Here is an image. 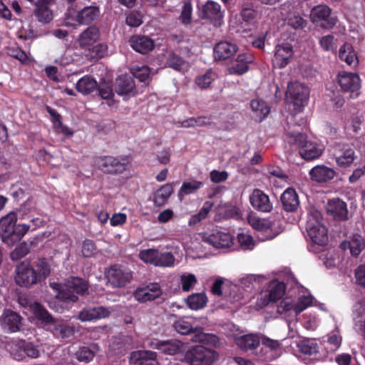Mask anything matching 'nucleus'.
<instances>
[{
	"mask_svg": "<svg viewBox=\"0 0 365 365\" xmlns=\"http://www.w3.org/2000/svg\"><path fill=\"white\" fill-rule=\"evenodd\" d=\"M51 287L56 292L55 298L48 302L49 307L57 312H62L69 308L70 302L78 300L76 294H83L88 289L87 283L78 277L68 278L63 285L51 282Z\"/></svg>",
	"mask_w": 365,
	"mask_h": 365,
	"instance_id": "nucleus-1",
	"label": "nucleus"
},
{
	"mask_svg": "<svg viewBox=\"0 0 365 365\" xmlns=\"http://www.w3.org/2000/svg\"><path fill=\"white\" fill-rule=\"evenodd\" d=\"M249 225L259 232L258 238L261 241L274 238L282 232L279 220L271 221L269 219L261 218L255 213L250 212L247 216Z\"/></svg>",
	"mask_w": 365,
	"mask_h": 365,
	"instance_id": "nucleus-2",
	"label": "nucleus"
},
{
	"mask_svg": "<svg viewBox=\"0 0 365 365\" xmlns=\"http://www.w3.org/2000/svg\"><path fill=\"white\" fill-rule=\"evenodd\" d=\"M286 140L291 145L299 148V154L305 160H313L319 158L323 153L324 147L316 141H307L302 133H289L287 135Z\"/></svg>",
	"mask_w": 365,
	"mask_h": 365,
	"instance_id": "nucleus-3",
	"label": "nucleus"
},
{
	"mask_svg": "<svg viewBox=\"0 0 365 365\" xmlns=\"http://www.w3.org/2000/svg\"><path fill=\"white\" fill-rule=\"evenodd\" d=\"M309 96V90L307 86L297 82L289 83L286 93L288 110L293 115L302 112L308 103Z\"/></svg>",
	"mask_w": 365,
	"mask_h": 365,
	"instance_id": "nucleus-4",
	"label": "nucleus"
},
{
	"mask_svg": "<svg viewBox=\"0 0 365 365\" xmlns=\"http://www.w3.org/2000/svg\"><path fill=\"white\" fill-rule=\"evenodd\" d=\"M322 214L315 211L309 215L306 231L310 240L316 245H325L328 242L327 230L322 222Z\"/></svg>",
	"mask_w": 365,
	"mask_h": 365,
	"instance_id": "nucleus-5",
	"label": "nucleus"
},
{
	"mask_svg": "<svg viewBox=\"0 0 365 365\" xmlns=\"http://www.w3.org/2000/svg\"><path fill=\"white\" fill-rule=\"evenodd\" d=\"M218 359V354L203 346H195L189 349L182 361L189 365H212Z\"/></svg>",
	"mask_w": 365,
	"mask_h": 365,
	"instance_id": "nucleus-6",
	"label": "nucleus"
},
{
	"mask_svg": "<svg viewBox=\"0 0 365 365\" xmlns=\"http://www.w3.org/2000/svg\"><path fill=\"white\" fill-rule=\"evenodd\" d=\"M6 349L17 361H22L26 357L36 359L40 354L39 350L35 344L22 339L10 341L6 344Z\"/></svg>",
	"mask_w": 365,
	"mask_h": 365,
	"instance_id": "nucleus-7",
	"label": "nucleus"
},
{
	"mask_svg": "<svg viewBox=\"0 0 365 365\" xmlns=\"http://www.w3.org/2000/svg\"><path fill=\"white\" fill-rule=\"evenodd\" d=\"M100 14L96 6H86L78 11L73 9H68L65 14L64 25L66 26H76L77 24H89L96 20Z\"/></svg>",
	"mask_w": 365,
	"mask_h": 365,
	"instance_id": "nucleus-8",
	"label": "nucleus"
},
{
	"mask_svg": "<svg viewBox=\"0 0 365 365\" xmlns=\"http://www.w3.org/2000/svg\"><path fill=\"white\" fill-rule=\"evenodd\" d=\"M129 161L127 158L112 156L100 157L96 159V166L105 173L120 174L128 170Z\"/></svg>",
	"mask_w": 365,
	"mask_h": 365,
	"instance_id": "nucleus-9",
	"label": "nucleus"
},
{
	"mask_svg": "<svg viewBox=\"0 0 365 365\" xmlns=\"http://www.w3.org/2000/svg\"><path fill=\"white\" fill-rule=\"evenodd\" d=\"M108 282L113 287L120 288L129 283L132 279V272L119 264L110 266L106 272Z\"/></svg>",
	"mask_w": 365,
	"mask_h": 365,
	"instance_id": "nucleus-10",
	"label": "nucleus"
},
{
	"mask_svg": "<svg viewBox=\"0 0 365 365\" xmlns=\"http://www.w3.org/2000/svg\"><path fill=\"white\" fill-rule=\"evenodd\" d=\"M336 81L341 89L345 92L350 93L351 98L359 96L361 81L357 73L341 71L337 75Z\"/></svg>",
	"mask_w": 365,
	"mask_h": 365,
	"instance_id": "nucleus-11",
	"label": "nucleus"
},
{
	"mask_svg": "<svg viewBox=\"0 0 365 365\" xmlns=\"http://www.w3.org/2000/svg\"><path fill=\"white\" fill-rule=\"evenodd\" d=\"M206 324L207 319L204 317L198 319L192 317H182L177 319L173 327L178 334L187 335L202 331Z\"/></svg>",
	"mask_w": 365,
	"mask_h": 365,
	"instance_id": "nucleus-12",
	"label": "nucleus"
},
{
	"mask_svg": "<svg viewBox=\"0 0 365 365\" xmlns=\"http://www.w3.org/2000/svg\"><path fill=\"white\" fill-rule=\"evenodd\" d=\"M14 279L19 286L24 287H30L38 283L35 268L27 261L21 262L16 267Z\"/></svg>",
	"mask_w": 365,
	"mask_h": 365,
	"instance_id": "nucleus-13",
	"label": "nucleus"
},
{
	"mask_svg": "<svg viewBox=\"0 0 365 365\" xmlns=\"http://www.w3.org/2000/svg\"><path fill=\"white\" fill-rule=\"evenodd\" d=\"M331 9L327 5L320 4L312 8L310 19L314 24H319L320 26L326 29H332L337 22V19L331 16Z\"/></svg>",
	"mask_w": 365,
	"mask_h": 365,
	"instance_id": "nucleus-14",
	"label": "nucleus"
},
{
	"mask_svg": "<svg viewBox=\"0 0 365 365\" xmlns=\"http://www.w3.org/2000/svg\"><path fill=\"white\" fill-rule=\"evenodd\" d=\"M148 346L158 350L161 354L174 356L182 353L185 349V344L178 339H153L148 342Z\"/></svg>",
	"mask_w": 365,
	"mask_h": 365,
	"instance_id": "nucleus-15",
	"label": "nucleus"
},
{
	"mask_svg": "<svg viewBox=\"0 0 365 365\" xmlns=\"http://www.w3.org/2000/svg\"><path fill=\"white\" fill-rule=\"evenodd\" d=\"M293 56V46L290 43L282 42L277 43L272 58L273 66L277 68H283L291 62Z\"/></svg>",
	"mask_w": 365,
	"mask_h": 365,
	"instance_id": "nucleus-16",
	"label": "nucleus"
},
{
	"mask_svg": "<svg viewBox=\"0 0 365 365\" xmlns=\"http://www.w3.org/2000/svg\"><path fill=\"white\" fill-rule=\"evenodd\" d=\"M23 318L17 312L9 309L4 310L0 317L1 327L8 332L15 333L20 331Z\"/></svg>",
	"mask_w": 365,
	"mask_h": 365,
	"instance_id": "nucleus-17",
	"label": "nucleus"
},
{
	"mask_svg": "<svg viewBox=\"0 0 365 365\" xmlns=\"http://www.w3.org/2000/svg\"><path fill=\"white\" fill-rule=\"evenodd\" d=\"M203 241L217 249H227L234 245V238L230 233L217 231L203 237Z\"/></svg>",
	"mask_w": 365,
	"mask_h": 365,
	"instance_id": "nucleus-18",
	"label": "nucleus"
},
{
	"mask_svg": "<svg viewBox=\"0 0 365 365\" xmlns=\"http://www.w3.org/2000/svg\"><path fill=\"white\" fill-rule=\"evenodd\" d=\"M101 32L98 28L92 26L81 32L77 38L80 48L88 51L89 49L100 39Z\"/></svg>",
	"mask_w": 365,
	"mask_h": 365,
	"instance_id": "nucleus-19",
	"label": "nucleus"
},
{
	"mask_svg": "<svg viewBox=\"0 0 365 365\" xmlns=\"http://www.w3.org/2000/svg\"><path fill=\"white\" fill-rule=\"evenodd\" d=\"M202 18L209 19L215 26L222 24L223 13L219 4L213 1H207L202 7Z\"/></svg>",
	"mask_w": 365,
	"mask_h": 365,
	"instance_id": "nucleus-20",
	"label": "nucleus"
},
{
	"mask_svg": "<svg viewBox=\"0 0 365 365\" xmlns=\"http://www.w3.org/2000/svg\"><path fill=\"white\" fill-rule=\"evenodd\" d=\"M282 14L286 15L287 24L294 29H303L307 25V21L294 11V6L289 3H285L282 6Z\"/></svg>",
	"mask_w": 365,
	"mask_h": 365,
	"instance_id": "nucleus-21",
	"label": "nucleus"
},
{
	"mask_svg": "<svg viewBox=\"0 0 365 365\" xmlns=\"http://www.w3.org/2000/svg\"><path fill=\"white\" fill-rule=\"evenodd\" d=\"M113 311L112 308L104 307L86 308L79 312L78 319L81 322L96 321L108 317Z\"/></svg>",
	"mask_w": 365,
	"mask_h": 365,
	"instance_id": "nucleus-22",
	"label": "nucleus"
},
{
	"mask_svg": "<svg viewBox=\"0 0 365 365\" xmlns=\"http://www.w3.org/2000/svg\"><path fill=\"white\" fill-rule=\"evenodd\" d=\"M156 352L149 350H139L131 352L130 363L131 365H160Z\"/></svg>",
	"mask_w": 365,
	"mask_h": 365,
	"instance_id": "nucleus-23",
	"label": "nucleus"
},
{
	"mask_svg": "<svg viewBox=\"0 0 365 365\" xmlns=\"http://www.w3.org/2000/svg\"><path fill=\"white\" fill-rule=\"evenodd\" d=\"M17 217L14 212H9L0 220V235L2 240L10 246V241L14 234Z\"/></svg>",
	"mask_w": 365,
	"mask_h": 365,
	"instance_id": "nucleus-24",
	"label": "nucleus"
},
{
	"mask_svg": "<svg viewBox=\"0 0 365 365\" xmlns=\"http://www.w3.org/2000/svg\"><path fill=\"white\" fill-rule=\"evenodd\" d=\"M340 247L349 252L352 257H358L365 247V241L361 235L354 234L340 244Z\"/></svg>",
	"mask_w": 365,
	"mask_h": 365,
	"instance_id": "nucleus-25",
	"label": "nucleus"
},
{
	"mask_svg": "<svg viewBox=\"0 0 365 365\" xmlns=\"http://www.w3.org/2000/svg\"><path fill=\"white\" fill-rule=\"evenodd\" d=\"M250 202L255 209L261 212H269L272 209L269 196L259 189L253 190L250 196Z\"/></svg>",
	"mask_w": 365,
	"mask_h": 365,
	"instance_id": "nucleus-26",
	"label": "nucleus"
},
{
	"mask_svg": "<svg viewBox=\"0 0 365 365\" xmlns=\"http://www.w3.org/2000/svg\"><path fill=\"white\" fill-rule=\"evenodd\" d=\"M237 46L227 41H222L214 47V58L216 61H224L232 57L237 51Z\"/></svg>",
	"mask_w": 365,
	"mask_h": 365,
	"instance_id": "nucleus-27",
	"label": "nucleus"
},
{
	"mask_svg": "<svg viewBox=\"0 0 365 365\" xmlns=\"http://www.w3.org/2000/svg\"><path fill=\"white\" fill-rule=\"evenodd\" d=\"M162 294L160 285L157 283L150 284L145 287L138 288L134 292V298L139 302L152 301Z\"/></svg>",
	"mask_w": 365,
	"mask_h": 365,
	"instance_id": "nucleus-28",
	"label": "nucleus"
},
{
	"mask_svg": "<svg viewBox=\"0 0 365 365\" xmlns=\"http://www.w3.org/2000/svg\"><path fill=\"white\" fill-rule=\"evenodd\" d=\"M333 155L336 163L340 168L350 166L356 158L354 150L349 146H343L336 150Z\"/></svg>",
	"mask_w": 365,
	"mask_h": 365,
	"instance_id": "nucleus-29",
	"label": "nucleus"
},
{
	"mask_svg": "<svg viewBox=\"0 0 365 365\" xmlns=\"http://www.w3.org/2000/svg\"><path fill=\"white\" fill-rule=\"evenodd\" d=\"M327 211L335 220H344L347 218L348 210L346 204L340 199L334 198L330 200L327 205Z\"/></svg>",
	"mask_w": 365,
	"mask_h": 365,
	"instance_id": "nucleus-30",
	"label": "nucleus"
},
{
	"mask_svg": "<svg viewBox=\"0 0 365 365\" xmlns=\"http://www.w3.org/2000/svg\"><path fill=\"white\" fill-rule=\"evenodd\" d=\"M310 178L318 182H325L332 180L335 175V170L324 165H317L309 170Z\"/></svg>",
	"mask_w": 365,
	"mask_h": 365,
	"instance_id": "nucleus-31",
	"label": "nucleus"
},
{
	"mask_svg": "<svg viewBox=\"0 0 365 365\" xmlns=\"http://www.w3.org/2000/svg\"><path fill=\"white\" fill-rule=\"evenodd\" d=\"M252 61V56L251 55L247 53L239 54L228 67L227 72L232 75H242L248 71L249 63Z\"/></svg>",
	"mask_w": 365,
	"mask_h": 365,
	"instance_id": "nucleus-32",
	"label": "nucleus"
},
{
	"mask_svg": "<svg viewBox=\"0 0 365 365\" xmlns=\"http://www.w3.org/2000/svg\"><path fill=\"white\" fill-rule=\"evenodd\" d=\"M131 47L137 52L145 54L154 48L153 41L147 36H134L129 40Z\"/></svg>",
	"mask_w": 365,
	"mask_h": 365,
	"instance_id": "nucleus-33",
	"label": "nucleus"
},
{
	"mask_svg": "<svg viewBox=\"0 0 365 365\" xmlns=\"http://www.w3.org/2000/svg\"><path fill=\"white\" fill-rule=\"evenodd\" d=\"M250 107L253 113V118L259 122L264 120L270 113L269 105L261 99L256 98L251 101Z\"/></svg>",
	"mask_w": 365,
	"mask_h": 365,
	"instance_id": "nucleus-34",
	"label": "nucleus"
},
{
	"mask_svg": "<svg viewBox=\"0 0 365 365\" xmlns=\"http://www.w3.org/2000/svg\"><path fill=\"white\" fill-rule=\"evenodd\" d=\"M284 209L287 212H293L299 207V200L297 192L292 187L284 190L281 196Z\"/></svg>",
	"mask_w": 365,
	"mask_h": 365,
	"instance_id": "nucleus-35",
	"label": "nucleus"
},
{
	"mask_svg": "<svg viewBox=\"0 0 365 365\" xmlns=\"http://www.w3.org/2000/svg\"><path fill=\"white\" fill-rule=\"evenodd\" d=\"M339 57L341 61L351 67H355L358 65L359 61L356 53L353 46L348 43H345L340 47Z\"/></svg>",
	"mask_w": 365,
	"mask_h": 365,
	"instance_id": "nucleus-36",
	"label": "nucleus"
},
{
	"mask_svg": "<svg viewBox=\"0 0 365 365\" xmlns=\"http://www.w3.org/2000/svg\"><path fill=\"white\" fill-rule=\"evenodd\" d=\"M98 88V82L91 76L86 75L80 78L76 84V88L83 95H88L96 91Z\"/></svg>",
	"mask_w": 365,
	"mask_h": 365,
	"instance_id": "nucleus-37",
	"label": "nucleus"
},
{
	"mask_svg": "<svg viewBox=\"0 0 365 365\" xmlns=\"http://www.w3.org/2000/svg\"><path fill=\"white\" fill-rule=\"evenodd\" d=\"M235 341L240 349L251 350L258 347L261 341L257 335L251 334L235 337Z\"/></svg>",
	"mask_w": 365,
	"mask_h": 365,
	"instance_id": "nucleus-38",
	"label": "nucleus"
},
{
	"mask_svg": "<svg viewBox=\"0 0 365 365\" xmlns=\"http://www.w3.org/2000/svg\"><path fill=\"white\" fill-rule=\"evenodd\" d=\"M100 351V347L97 344H91L88 346H82L76 352V359L84 363L90 362L95 355Z\"/></svg>",
	"mask_w": 365,
	"mask_h": 365,
	"instance_id": "nucleus-39",
	"label": "nucleus"
},
{
	"mask_svg": "<svg viewBox=\"0 0 365 365\" xmlns=\"http://www.w3.org/2000/svg\"><path fill=\"white\" fill-rule=\"evenodd\" d=\"M324 339V344L328 352H334L341 346L342 337L339 330H334L329 333Z\"/></svg>",
	"mask_w": 365,
	"mask_h": 365,
	"instance_id": "nucleus-40",
	"label": "nucleus"
},
{
	"mask_svg": "<svg viewBox=\"0 0 365 365\" xmlns=\"http://www.w3.org/2000/svg\"><path fill=\"white\" fill-rule=\"evenodd\" d=\"M296 344L298 351L306 355L315 354L319 351L317 343L312 339H302L294 342Z\"/></svg>",
	"mask_w": 365,
	"mask_h": 365,
	"instance_id": "nucleus-41",
	"label": "nucleus"
},
{
	"mask_svg": "<svg viewBox=\"0 0 365 365\" xmlns=\"http://www.w3.org/2000/svg\"><path fill=\"white\" fill-rule=\"evenodd\" d=\"M173 192V185L167 183L159 188L154 194V203L156 206H163L168 200Z\"/></svg>",
	"mask_w": 365,
	"mask_h": 365,
	"instance_id": "nucleus-42",
	"label": "nucleus"
},
{
	"mask_svg": "<svg viewBox=\"0 0 365 365\" xmlns=\"http://www.w3.org/2000/svg\"><path fill=\"white\" fill-rule=\"evenodd\" d=\"M223 218H241L239 208L232 205H223L220 206L217 210L216 220H221Z\"/></svg>",
	"mask_w": 365,
	"mask_h": 365,
	"instance_id": "nucleus-43",
	"label": "nucleus"
},
{
	"mask_svg": "<svg viewBox=\"0 0 365 365\" xmlns=\"http://www.w3.org/2000/svg\"><path fill=\"white\" fill-rule=\"evenodd\" d=\"M187 307L192 310L203 309L207 302V297L203 292L196 293L190 295L185 299Z\"/></svg>",
	"mask_w": 365,
	"mask_h": 365,
	"instance_id": "nucleus-44",
	"label": "nucleus"
},
{
	"mask_svg": "<svg viewBox=\"0 0 365 365\" xmlns=\"http://www.w3.org/2000/svg\"><path fill=\"white\" fill-rule=\"evenodd\" d=\"M134 89V83L131 78L126 76H119L116 79L115 91L120 96L128 95Z\"/></svg>",
	"mask_w": 365,
	"mask_h": 365,
	"instance_id": "nucleus-45",
	"label": "nucleus"
},
{
	"mask_svg": "<svg viewBox=\"0 0 365 365\" xmlns=\"http://www.w3.org/2000/svg\"><path fill=\"white\" fill-rule=\"evenodd\" d=\"M285 284L278 280H272L269 282L267 292L272 302L281 299L285 293Z\"/></svg>",
	"mask_w": 365,
	"mask_h": 365,
	"instance_id": "nucleus-46",
	"label": "nucleus"
},
{
	"mask_svg": "<svg viewBox=\"0 0 365 365\" xmlns=\"http://www.w3.org/2000/svg\"><path fill=\"white\" fill-rule=\"evenodd\" d=\"M34 268L35 275L38 283L45 280L51 274V265L46 258L39 259Z\"/></svg>",
	"mask_w": 365,
	"mask_h": 365,
	"instance_id": "nucleus-47",
	"label": "nucleus"
},
{
	"mask_svg": "<svg viewBox=\"0 0 365 365\" xmlns=\"http://www.w3.org/2000/svg\"><path fill=\"white\" fill-rule=\"evenodd\" d=\"M295 307V299L287 297L282 299L277 305V312L280 314L297 316V309Z\"/></svg>",
	"mask_w": 365,
	"mask_h": 365,
	"instance_id": "nucleus-48",
	"label": "nucleus"
},
{
	"mask_svg": "<svg viewBox=\"0 0 365 365\" xmlns=\"http://www.w3.org/2000/svg\"><path fill=\"white\" fill-rule=\"evenodd\" d=\"M167 64L168 67L182 73L187 71L190 68V64L187 61L175 54L169 56Z\"/></svg>",
	"mask_w": 365,
	"mask_h": 365,
	"instance_id": "nucleus-49",
	"label": "nucleus"
},
{
	"mask_svg": "<svg viewBox=\"0 0 365 365\" xmlns=\"http://www.w3.org/2000/svg\"><path fill=\"white\" fill-rule=\"evenodd\" d=\"M319 43L324 51H331L333 53H336L338 39L333 34L323 36L319 39Z\"/></svg>",
	"mask_w": 365,
	"mask_h": 365,
	"instance_id": "nucleus-50",
	"label": "nucleus"
},
{
	"mask_svg": "<svg viewBox=\"0 0 365 365\" xmlns=\"http://www.w3.org/2000/svg\"><path fill=\"white\" fill-rule=\"evenodd\" d=\"M155 267H173L175 264V257L170 252H161L158 251Z\"/></svg>",
	"mask_w": 365,
	"mask_h": 365,
	"instance_id": "nucleus-51",
	"label": "nucleus"
},
{
	"mask_svg": "<svg viewBox=\"0 0 365 365\" xmlns=\"http://www.w3.org/2000/svg\"><path fill=\"white\" fill-rule=\"evenodd\" d=\"M30 308L35 317L41 322L47 324L53 322L52 317L48 311L39 303L35 302L31 304Z\"/></svg>",
	"mask_w": 365,
	"mask_h": 365,
	"instance_id": "nucleus-52",
	"label": "nucleus"
},
{
	"mask_svg": "<svg viewBox=\"0 0 365 365\" xmlns=\"http://www.w3.org/2000/svg\"><path fill=\"white\" fill-rule=\"evenodd\" d=\"M35 14L38 21L43 23H48L53 18L52 11L44 2L37 4Z\"/></svg>",
	"mask_w": 365,
	"mask_h": 365,
	"instance_id": "nucleus-53",
	"label": "nucleus"
},
{
	"mask_svg": "<svg viewBox=\"0 0 365 365\" xmlns=\"http://www.w3.org/2000/svg\"><path fill=\"white\" fill-rule=\"evenodd\" d=\"M216 77L217 75L215 73L210 70L205 73L197 76L195 78V83L200 89H206L209 88Z\"/></svg>",
	"mask_w": 365,
	"mask_h": 365,
	"instance_id": "nucleus-54",
	"label": "nucleus"
},
{
	"mask_svg": "<svg viewBox=\"0 0 365 365\" xmlns=\"http://www.w3.org/2000/svg\"><path fill=\"white\" fill-rule=\"evenodd\" d=\"M202 185V182L198 180L183 182L178 192V196L182 197L184 195H190L199 190Z\"/></svg>",
	"mask_w": 365,
	"mask_h": 365,
	"instance_id": "nucleus-55",
	"label": "nucleus"
},
{
	"mask_svg": "<svg viewBox=\"0 0 365 365\" xmlns=\"http://www.w3.org/2000/svg\"><path fill=\"white\" fill-rule=\"evenodd\" d=\"M73 327L64 324L54 322L53 333L56 337L61 339L69 337L73 335Z\"/></svg>",
	"mask_w": 365,
	"mask_h": 365,
	"instance_id": "nucleus-56",
	"label": "nucleus"
},
{
	"mask_svg": "<svg viewBox=\"0 0 365 365\" xmlns=\"http://www.w3.org/2000/svg\"><path fill=\"white\" fill-rule=\"evenodd\" d=\"M237 239L240 247L244 250H251L255 247L254 238L247 232L238 233Z\"/></svg>",
	"mask_w": 365,
	"mask_h": 365,
	"instance_id": "nucleus-57",
	"label": "nucleus"
},
{
	"mask_svg": "<svg viewBox=\"0 0 365 365\" xmlns=\"http://www.w3.org/2000/svg\"><path fill=\"white\" fill-rule=\"evenodd\" d=\"M88 55L94 58H102L108 53V46L106 43L93 45L88 51Z\"/></svg>",
	"mask_w": 365,
	"mask_h": 365,
	"instance_id": "nucleus-58",
	"label": "nucleus"
},
{
	"mask_svg": "<svg viewBox=\"0 0 365 365\" xmlns=\"http://www.w3.org/2000/svg\"><path fill=\"white\" fill-rule=\"evenodd\" d=\"M180 279L182 289L185 292L190 291L197 282L195 275L187 272L182 273L180 275Z\"/></svg>",
	"mask_w": 365,
	"mask_h": 365,
	"instance_id": "nucleus-59",
	"label": "nucleus"
},
{
	"mask_svg": "<svg viewBox=\"0 0 365 365\" xmlns=\"http://www.w3.org/2000/svg\"><path fill=\"white\" fill-rule=\"evenodd\" d=\"M31 225L28 224H16L14 234L11 236L10 241V246L16 242L21 240V239L31 230Z\"/></svg>",
	"mask_w": 365,
	"mask_h": 365,
	"instance_id": "nucleus-60",
	"label": "nucleus"
},
{
	"mask_svg": "<svg viewBox=\"0 0 365 365\" xmlns=\"http://www.w3.org/2000/svg\"><path fill=\"white\" fill-rule=\"evenodd\" d=\"M314 303V298L312 295H301L297 299H295V307L297 315L306 309L307 307L312 306Z\"/></svg>",
	"mask_w": 365,
	"mask_h": 365,
	"instance_id": "nucleus-61",
	"label": "nucleus"
},
{
	"mask_svg": "<svg viewBox=\"0 0 365 365\" xmlns=\"http://www.w3.org/2000/svg\"><path fill=\"white\" fill-rule=\"evenodd\" d=\"M158 251L157 249L143 250L139 252V258L145 263L155 266Z\"/></svg>",
	"mask_w": 365,
	"mask_h": 365,
	"instance_id": "nucleus-62",
	"label": "nucleus"
},
{
	"mask_svg": "<svg viewBox=\"0 0 365 365\" xmlns=\"http://www.w3.org/2000/svg\"><path fill=\"white\" fill-rule=\"evenodd\" d=\"M319 324V320L315 314L309 313L303 315L302 324L306 329L314 330Z\"/></svg>",
	"mask_w": 365,
	"mask_h": 365,
	"instance_id": "nucleus-63",
	"label": "nucleus"
},
{
	"mask_svg": "<svg viewBox=\"0 0 365 365\" xmlns=\"http://www.w3.org/2000/svg\"><path fill=\"white\" fill-rule=\"evenodd\" d=\"M29 252V246L26 242H21L11 252V259L17 261L26 255Z\"/></svg>",
	"mask_w": 365,
	"mask_h": 365,
	"instance_id": "nucleus-64",
	"label": "nucleus"
}]
</instances>
